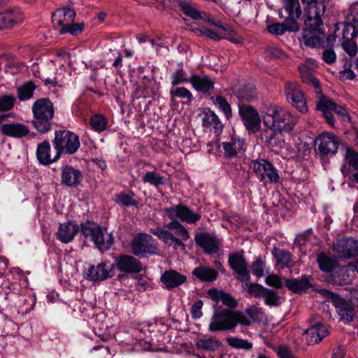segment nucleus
I'll use <instances>...</instances> for the list:
<instances>
[{
    "instance_id": "obj_35",
    "label": "nucleus",
    "mask_w": 358,
    "mask_h": 358,
    "mask_svg": "<svg viewBox=\"0 0 358 358\" xmlns=\"http://www.w3.org/2000/svg\"><path fill=\"white\" fill-rule=\"evenodd\" d=\"M50 149V144L47 141H43L38 145L36 157L41 164L48 165L58 160L55 159V156L53 157H51Z\"/></svg>"
},
{
    "instance_id": "obj_33",
    "label": "nucleus",
    "mask_w": 358,
    "mask_h": 358,
    "mask_svg": "<svg viewBox=\"0 0 358 358\" xmlns=\"http://www.w3.org/2000/svg\"><path fill=\"white\" fill-rule=\"evenodd\" d=\"M268 31L277 36L282 35L285 31H297L299 30V25L297 22H293L285 19L282 23H273L267 27Z\"/></svg>"
},
{
    "instance_id": "obj_49",
    "label": "nucleus",
    "mask_w": 358,
    "mask_h": 358,
    "mask_svg": "<svg viewBox=\"0 0 358 358\" xmlns=\"http://www.w3.org/2000/svg\"><path fill=\"white\" fill-rule=\"evenodd\" d=\"M180 8L183 13L193 19H199L201 17V13L188 1H182L180 2Z\"/></svg>"
},
{
    "instance_id": "obj_64",
    "label": "nucleus",
    "mask_w": 358,
    "mask_h": 358,
    "mask_svg": "<svg viewBox=\"0 0 358 358\" xmlns=\"http://www.w3.org/2000/svg\"><path fill=\"white\" fill-rule=\"evenodd\" d=\"M277 355L280 358H296L291 350L286 346H280L277 350Z\"/></svg>"
},
{
    "instance_id": "obj_9",
    "label": "nucleus",
    "mask_w": 358,
    "mask_h": 358,
    "mask_svg": "<svg viewBox=\"0 0 358 358\" xmlns=\"http://www.w3.org/2000/svg\"><path fill=\"white\" fill-rule=\"evenodd\" d=\"M284 93L287 101L300 113L308 111V106L304 93L299 85L294 81H287L285 84Z\"/></svg>"
},
{
    "instance_id": "obj_10",
    "label": "nucleus",
    "mask_w": 358,
    "mask_h": 358,
    "mask_svg": "<svg viewBox=\"0 0 358 358\" xmlns=\"http://www.w3.org/2000/svg\"><path fill=\"white\" fill-rule=\"evenodd\" d=\"M250 167L259 181L276 183L280 176L273 165L264 159L252 161Z\"/></svg>"
},
{
    "instance_id": "obj_29",
    "label": "nucleus",
    "mask_w": 358,
    "mask_h": 358,
    "mask_svg": "<svg viewBox=\"0 0 358 358\" xmlns=\"http://www.w3.org/2000/svg\"><path fill=\"white\" fill-rule=\"evenodd\" d=\"M160 279L162 283L169 289L179 287L187 280L185 275L179 273L175 270L166 271L161 275Z\"/></svg>"
},
{
    "instance_id": "obj_25",
    "label": "nucleus",
    "mask_w": 358,
    "mask_h": 358,
    "mask_svg": "<svg viewBox=\"0 0 358 358\" xmlns=\"http://www.w3.org/2000/svg\"><path fill=\"white\" fill-rule=\"evenodd\" d=\"M190 83L196 91L203 94L210 93L215 85L214 80L209 76L197 73L191 75Z\"/></svg>"
},
{
    "instance_id": "obj_55",
    "label": "nucleus",
    "mask_w": 358,
    "mask_h": 358,
    "mask_svg": "<svg viewBox=\"0 0 358 358\" xmlns=\"http://www.w3.org/2000/svg\"><path fill=\"white\" fill-rule=\"evenodd\" d=\"M85 27V24L83 22L80 23H74L71 22L70 25H67L66 27L59 29V32L61 34H64L66 33H69L73 36L78 35L83 30Z\"/></svg>"
},
{
    "instance_id": "obj_4",
    "label": "nucleus",
    "mask_w": 358,
    "mask_h": 358,
    "mask_svg": "<svg viewBox=\"0 0 358 358\" xmlns=\"http://www.w3.org/2000/svg\"><path fill=\"white\" fill-rule=\"evenodd\" d=\"M97 223L87 220L80 224V232L84 237L92 241L96 247L101 250L106 251L110 248L113 244V237L111 234H106Z\"/></svg>"
},
{
    "instance_id": "obj_27",
    "label": "nucleus",
    "mask_w": 358,
    "mask_h": 358,
    "mask_svg": "<svg viewBox=\"0 0 358 358\" xmlns=\"http://www.w3.org/2000/svg\"><path fill=\"white\" fill-rule=\"evenodd\" d=\"M62 182L68 187H76L83 180L81 171L71 166H65L62 169Z\"/></svg>"
},
{
    "instance_id": "obj_62",
    "label": "nucleus",
    "mask_w": 358,
    "mask_h": 358,
    "mask_svg": "<svg viewBox=\"0 0 358 358\" xmlns=\"http://www.w3.org/2000/svg\"><path fill=\"white\" fill-rule=\"evenodd\" d=\"M222 304L230 308H235L237 305V301L229 294L223 292L221 295V299Z\"/></svg>"
},
{
    "instance_id": "obj_19",
    "label": "nucleus",
    "mask_w": 358,
    "mask_h": 358,
    "mask_svg": "<svg viewBox=\"0 0 358 358\" xmlns=\"http://www.w3.org/2000/svg\"><path fill=\"white\" fill-rule=\"evenodd\" d=\"M114 266L106 262L89 267L86 272V279L93 282L105 280L113 276Z\"/></svg>"
},
{
    "instance_id": "obj_13",
    "label": "nucleus",
    "mask_w": 358,
    "mask_h": 358,
    "mask_svg": "<svg viewBox=\"0 0 358 358\" xmlns=\"http://www.w3.org/2000/svg\"><path fill=\"white\" fill-rule=\"evenodd\" d=\"M238 113L250 133L255 134L259 130L261 119L259 113L254 108L248 105H240Z\"/></svg>"
},
{
    "instance_id": "obj_22",
    "label": "nucleus",
    "mask_w": 358,
    "mask_h": 358,
    "mask_svg": "<svg viewBox=\"0 0 358 358\" xmlns=\"http://www.w3.org/2000/svg\"><path fill=\"white\" fill-rule=\"evenodd\" d=\"M304 8V15L308 17V22L313 19L317 23H321V17L324 15L325 12V6L323 2L318 0H301Z\"/></svg>"
},
{
    "instance_id": "obj_3",
    "label": "nucleus",
    "mask_w": 358,
    "mask_h": 358,
    "mask_svg": "<svg viewBox=\"0 0 358 358\" xmlns=\"http://www.w3.org/2000/svg\"><path fill=\"white\" fill-rule=\"evenodd\" d=\"M34 127L41 134L52 129V120L55 115L53 103L48 98H41L34 101L31 107Z\"/></svg>"
},
{
    "instance_id": "obj_24",
    "label": "nucleus",
    "mask_w": 358,
    "mask_h": 358,
    "mask_svg": "<svg viewBox=\"0 0 358 358\" xmlns=\"http://www.w3.org/2000/svg\"><path fill=\"white\" fill-rule=\"evenodd\" d=\"M79 230H80V225L79 226L75 222L69 221L59 224L56 236L62 243H69L73 240Z\"/></svg>"
},
{
    "instance_id": "obj_14",
    "label": "nucleus",
    "mask_w": 358,
    "mask_h": 358,
    "mask_svg": "<svg viewBox=\"0 0 358 358\" xmlns=\"http://www.w3.org/2000/svg\"><path fill=\"white\" fill-rule=\"evenodd\" d=\"M228 263L230 268L236 274V279L241 282H248L250 280L248 263L243 255L234 252L229 255Z\"/></svg>"
},
{
    "instance_id": "obj_23",
    "label": "nucleus",
    "mask_w": 358,
    "mask_h": 358,
    "mask_svg": "<svg viewBox=\"0 0 358 358\" xmlns=\"http://www.w3.org/2000/svg\"><path fill=\"white\" fill-rule=\"evenodd\" d=\"M76 15L74 9L69 6L58 8L52 14V22L59 29H62L75 21Z\"/></svg>"
},
{
    "instance_id": "obj_15",
    "label": "nucleus",
    "mask_w": 358,
    "mask_h": 358,
    "mask_svg": "<svg viewBox=\"0 0 358 358\" xmlns=\"http://www.w3.org/2000/svg\"><path fill=\"white\" fill-rule=\"evenodd\" d=\"M333 250L341 258L355 257L358 256V241L352 238L338 239L334 243Z\"/></svg>"
},
{
    "instance_id": "obj_54",
    "label": "nucleus",
    "mask_w": 358,
    "mask_h": 358,
    "mask_svg": "<svg viewBox=\"0 0 358 358\" xmlns=\"http://www.w3.org/2000/svg\"><path fill=\"white\" fill-rule=\"evenodd\" d=\"M244 287L247 289V291L250 296L255 298L262 297L266 289V287L257 283H245Z\"/></svg>"
},
{
    "instance_id": "obj_42",
    "label": "nucleus",
    "mask_w": 358,
    "mask_h": 358,
    "mask_svg": "<svg viewBox=\"0 0 358 358\" xmlns=\"http://www.w3.org/2000/svg\"><path fill=\"white\" fill-rule=\"evenodd\" d=\"M203 124L205 127H213L214 128L215 133H220L223 128V125L218 116L212 110H209L204 114V117H203Z\"/></svg>"
},
{
    "instance_id": "obj_16",
    "label": "nucleus",
    "mask_w": 358,
    "mask_h": 358,
    "mask_svg": "<svg viewBox=\"0 0 358 358\" xmlns=\"http://www.w3.org/2000/svg\"><path fill=\"white\" fill-rule=\"evenodd\" d=\"M264 123L267 129H264L262 138L264 140L266 145L272 148H282L285 145L283 131L270 125L269 120L264 119Z\"/></svg>"
},
{
    "instance_id": "obj_46",
    "label": "nucleus",
    "mask_w": 358,
    "mask_h": 358,
    "mask_svg": "<svg viewBox=\"0 0 358 358\" xmlns=\"http://www.w3.org/2000/svg\"><path fill=\"white\" fill-rule=\"evenodd\" d=\"M262 298L264 299V303L269 306H278L281 303L280 297L278 293L275 290L266 287Z\"/></svg>"
},
{
    "instance_id": "obj_44",
    "label": "nucleus",
    "mask_w": 358,
    "mask_h": 358,
    "mask_svg": "<svg viewBox=\"0 0 358 358\" xmlns=\"http://www.w3.org/2000/svg\"><path fill=\"white\" fill-rule=\"evenodd\" d=\"M210 99L223 112L228 120L232 117L231 106L224 97L218 95L215 97L211 96Z\"/></svg>"
},
{
    "instance_id": "obj_53",
    "label": "nucleus",
    "mask_w": 358,
    "mask_h": 358,
    "mask_svg": "<svg viewBox=\"0 0 358 358\" xmlns=\"http://www.w3.org/2000/svg\"><path fill=\"white\" fill-rule=\"evenodd\" d=\"M171 78L172 87H175L181 83H190V78H189L187 77L186 72L182 69L176 71L172 74Z\"/></svg>"
},
{
    "instance_id": "obj_38",
    "label": "nucleus",
    "mask_w": 358,
    "mask_h": 358,
    "mask_svg": "<svg viewBox=\"0 0 358 358\" xmlns=\"http://www.w3.org/2000/svg\"><path fill=\"white\" fill-rule=\"evenodd\" d=\"M317 263L321 271L329 273L336 267L338 262L334 257L322 252L317 256Z\"/></svg>"
},
{
    "instance_id": "obj_47",
    "label": "nucleus",
    "mask_w": 358,
    "mask_h": 358,
    "mask_svg": "<svg viewBox=\"0 0 358 358\" xmlns=\"http://www.w3.org/2000/svg\"><path fill=\"white\" fill-rule=\"evenodd\" d=\"M236 96L240 99L251 101L257 97L256 88L252 85H245L238 90Z\"/></svg>"
},
{
    "instance_id": "obj_26",
    "label": "nucleus",
    "mask_w": 358,
    "mask_h": 358,
    "mask_svg": "<svg viewBox=\"0 0 358 358\" xmlns=\"http://www.w3.org/2000/svg\"><path fill=\"white\" fill-rule=\"evenodd\" d=\"M328 334L327 328L322 323L317 322L304 332V336L307 344L312 345L320 342Z\"/></svg>"
},
{
    "instance_id": "obj_59",
    "label": "nucleus",
    "mask_w": 358,
    "mask_h": 358,
    "mask_svg": "<svg viewBox=\"0 0 358 358\" xmlns=\"http://www.w3.org/2000/svg\"><path fill=\"white\" fill-rule=\"evenodd\" d=\"M345 159L351 166L358 170V152L348 148L345 153Z\"/></svg>"
},
{
    "instance_id": "obj_11",
    "label": "nucleus",
    "mask_w": 358,
    "mask_h": 358,
    "mask_svg": "<svg viewBox=\"0 0 358 358\" xmlns=\"http://www.w3.org/2000/svg\"><path fill=\"white\" fill-rule=\"evenodd\" d=\"M306 28L303 31V38L304 44L311 48H317L321 45L322 38L320 34L323 33L324 24L321 18V25L315 21L310 20L308 22V17L304 20Z\"/></svg>"
},
{
    "instance_id": "obj_32",
    "label": "nucleus",
    "mask_w": 358,
    "mask_h": 358,
    "mask_svg": "<svg viewBox=\"0 0 358 358\" xmlns=\"http://www.w3.org/2000/svg\"><path fill=\"white\" fill-rule=\"evenodd\" d=\"M338 301H335V308L341 317L342 320H345L347 322H350L353 320L355 315L354 307L352 305L343 299H338Z\"/></svg>"
},
{
    "instance_id": "obj_17",
    "label": "nucleus",
    "mask_w": 358,
    "mask_h": 358,
    "mask_svg": "<svg viewBox=\"0 0 358 358\" xmlns=\"http://www.w3.org/2000/svg\"><path fill=\"white\" fill-rule=\"evenodd\" d=\"M223 154L226 159H233L243 154L245 150V140L236 135H232L227 141L222 143Z\"/></svg>"
},
{
    "instance_id": "obj_7",
    "label": "nucleus",
    "mask_w": 358,
    "mask_h": 358,
    "mask_svg": "<svg viewBox=\"0 0 358 358\" xmlns=\"http://www.w3.org/2000/svg\"><path fill=\"white\" fill-rule=\"evenodd\" d=\"M131 248L134 255L141 257L147 254H157L159 251L157 241L152 236L145 233L138 234L133 238Z\"/></svg>"
},
{
    "instance_id": "obj_1",
    "label": "nucleus",
    "mask_w": 358,
    "mask_h": 358,
    "mask_svg": "<svg viewBox=\"0 0 358 358\" xmlns=\"http://www.w3.org/2000/svg\"><path fill=\"white\" fill-rule=\"evenodd\" d=\"M164 212L171 221L164 224L163 228L160 227L151 228L150 233L156 236L165 245L174 249L185 250L186 245L183 241L189 238V234L180 221L194 224L201 220V215L194 213L189 207L181 203L165 208Z\"/></svg>"
},
{
    "instance_id": "obj_56",
    "label": "nucleus",
    "mask_w": 358,
    "mask_h": 358,
    "mask_svg": "<svg viewBox=\"0 0 358 358\" xmlns=\"http://www.w3.org/2000/svg\"><path fill=\"white\" fill-rule=\"evenodd\" d=\"M216 26L219 29H220L223 31H224L225 35L223 36H221L222 38H227L229 41H230L233 43H238L241 41V38H237L234 37L236 35V32L229 25H228V24L224 25V24H216Z\"/></svg>"
},
{
    "instance_id": "obj_60",
    "label": "nucleus",
    "mask_w": 358,
    "mask_h": 358,
    "mask_svg": "<svg viewBox=\"0 0 358 358\" xmlns=\"http://www.w3.org/2000/svg\"><path fill=\"white\" fill-rule=\"evenodd\" d=\"M341 44L345 51L350 56H354L357 52V47L354 41V39L349 41H344L341 42Z\"/></svg>"
},
{
    "instance_id": "obj_45",
    "label": "nucleus",
    "mask_w": 358,
    "mask_h": 358,
    "mask_svg": "<svg viewBox=\"0 0 358 358\" xmlns=\"http://www.w3.org/2000/svg\"><path fill=\"white\" fill-rule=\"evenodd\" d=\"M90 126L95 131L102 132L107 128L108 120L102 115H94L90 118Z\"/></svg>"
},
{
    "instance_id": "obj_36",
    "label": "nucleus",
    "mask_w": 358,
    "mask_h": 358,
    "mask_svg": "<svg viewBox=\"0 0 358 358\" xmlns=\"http://www.w3.org/2000/svg\"><path fill=\"white\" fill-rule=\"evenodd\" d=\"M192 274L201 282H213L217 279L218 275L216 270L206 266L196 267L193 270Z\"/></svg>"
},
{
    "instance_id": "obj_63",
    "label": "nucleus",
    "mask_w": 358,
    "mask_h": 358,
    "mask_svg": "<svg viewBox=\"0 0 358 358\" xmlns=\"http://www.w3.org/2000/svg\"><path fill=\"white\" fill-rule=\"evenodd\" d=\"M203 301L201 300H199L196 302H195L192 308H191V314L192 317L194 319H198L200 318L202 316V307H203Z\"/></svg>"
},
{
    "instance_id": "obj_48",
    "label": "nucleus",
    "mask_w": 358,
    "mask_h": 358,
    "mask_svg": "<svg viewBox=\"0 0 358 358\" xmlns=\"http://www.w3.org/2000/svg\"><path fill=\"white\" fill-rule=\"evenodd\" d=\"M170 94L172 99L174 97L186 99L187 103H191L194 99L192 93L188 89L184 87H179L176 88L172 87L170 91Z\"/></svg>"
},
{
    "instance_id": "obj_30",
    "label": "nucleus",
    "mask_w": 358,
    "mask_h": 358,
    "mask_svg": "<svg viewBox=\"0 0 358 358\" xmlns=\"http://www.w3.org/2000/svg\"><path fill=\"white\" fill-rule=\"evenodd\" d=\"M356 26L351 23L342 22L338 24L335 30V36L340 42L354 39L357 35Z\"/></svg>"
},
{
    "instance_id": "obj_52",
    "label": "nucleus",
    "mask_w": 358,
    "mask_h": 358,
    "mask_svg": "<svg viewBox=\"0 0 358 358\" xmlns=\"http://www.w3.org/2000/svg\"><path fill=\"white\" fill-rule=\"evenodd\" d=\"M16 99L13 95L4 94L0 96V111L6 112L13 108Z\"/></svg>"
},
{
    "instance_id": "obj_28",
    "label": "nucleus",
    "mask_w": 358,
    "mask_h": 358,
    "mask_svg": "<svg viewBox=\"0 0 358 358\" xmlns=\"http://www.w3.org/2000/svg\"><path fill=\"white\" fill-rule=\"evenodd\" d=\"M0 133L7 136L20 138L29 134V129L24 124L12 122L1 124L0 126Z\"/></svg>"
},
{
    "instance_id": "obj_12",
    "label": "nucleus",
    "mask_w": 358,
    "mask_h": 358,
    "mask_svg": "<svg viewBox=\"0 0 358 358\" xmlns=\"http://www.w3.org/2000/svg\"><path fill=\"white\" fill-rule=\"evenodd\" d=\"M315 143L322 156H332L337 152L340 141L336 135L327 132L319 135Z\"/></svg>"
},
{
    "instance_id": "obj_37",
    "label": "nucleus",
    "mask_w": 358,
    "mask_h": 358,
    "mask_svg": "<svg viewBox=\"0 0 358 358\" xmlns=\"http://www.w3.org/2000/svg\"><path fill=\"white\" fill-rule=\"evenodd\" d=\"M285 286L294 293H301L310 287L311 284L309 278L303 276L301 279H285Z\"/></svg>"
},
{
    "instance_id": "obj_5",
    "label": "nucleus",
    "mask_w": 358,
    "mask_h": 358,
    "mask_svg": "<svg viewBox=\"0 0 358 358\" xmlns=\"http://www.w3.org/2000/svg\"><path fill=\"white\" fill-rule=\"evenodd\" d=\"M52 144L57 151L55 159H59L62 154H74L80 145L79 136L65 129L55 131Z\"/></svg>"
},
{
    "instance_id": "obj_58",
    "label": "nucleus",
    "mask_w": 358,
    "mask_h": 358,
    "mask_svg": "<svg viewBox=\"0 0 358 358\" xmlns=\"http://www.w3.org/2000/svg\"><path fill=\"white\" fill-rule=\"evenodd\" d=\"M153 83L151 80H148L143 83L142 91L141 94H136V98L138 99L140 97H150L154 96L156 94L155 90L152 87Z\"/></svg>"
},
{
    "instance_id": "obj_8",
    "label": "nucleus",
    "mask_w": 358,
    "mask_h": 358,
    "mask_svg": "<svg viewBox=\"0 0 358 358\" xmlns=\"http://www.w3.org/2000/svg\"><path fill=\"white\" fill-rule=\"evenodd\" d=\"M317 109L322 113L327 122L331 126H334L335 123L332 111L339 115L343 120H350L347 110L344 107L336 104L323 95L320 96L317 103Z\"/></svg>"
},
{
    "instance_id": "obj_51",
    "label": "nucleus",
    "mask_w": 358,
    "mask_h": 358,
    "mask_svg": "<svg viewBox=\"0 0 358 358\" xmlns=\"http://www.w3.org/2000/svg\"><path fill=\"white\" fill-rule=\"evenodd\" d=\"M115 201L124 206H134L138 204V202L134 199L133 194L124 192L115 195Z\"/></svg>"
},
{
    "instance_id": "obj_34",
    "label": "nucleus",
    "mask_w": 358,
    "mask_h": 358,
    "mask_svg": "<svg viewBox=\"0 0 358 358\" xmlns=\"http://www.w3.org/2000/svg\"><path fill=\"white\" fill-rule=\"evenodd\" d=\"M283 8L287 16L286 20L297 22L301 17L302 11L299 0H282Z\"/></svg>"
},
{
    "instance_id": "obj_57",
    "label": "nucleus",
    "mask_w": 358,
    "mask_h": 358,
    "mask_svg": "<svg viewBox=\"0 0 358 358\" xmlns=\"http://www.w3.org/2000/svg\"><path fill=\"white\" fill-rule=\"evenodd\" d=\"M265 263L261 257H257L255 262L251 264V271L253 275L257 278H261L264 275V270Z\"/></svg>"
},
{
    "instance_id": "obj_18",
    "label": "nucleus",
    "mask_w": 358,
    "mask_h": 358,
    "mask_svg": "<svg viewBox=\"0 0 358 358\" xmlns=\"http://www.w3.org/2000/svg\"><path fill=\"white\" fill-rule=\"evenodd\" d=\"M118 271L125 273H138L142 269V264L136 257L129 255H121L115 259V263L112 264Z\"/></svg>"
},
{
    "instance_id": "obj_61",
    "label": "nucleus",
    "mask_w": 358,
    "mask_h": 358,
    "mask_svg": "<svg viewBox=\"0 0 358 358\" xmlns=\"http://www.w3.org/2000/svg\"><path fill=\"white\" fill-rule=\"evenodd\" d=\"M266 283L271 287L282 289L283 284L281 278L277 275H269L265 279Z\"/></svg>"
},
{
    "instance_id": "obj_50",
    "label": "nucleus",
    "mask_w": 358,
    "mask_h": 358,
    "mask_svg": "<svg viewBox=\"0 0 358 358\" xmlns=\"http://www.w3.org/2000/svg\"><path fill=\"white\" fill-rule=\"evenodd\" d=\"M227 343L229 346L236 349H244L248 350L252 348V343L238 337L227 338Z\"/></svg>"
},
{
    "instance_id": "obj_40",
    "label": "nucleus",
    "mask_w": 358,
    "mask_h": 358,
    "mask_svg": "<svg viewBox=\"0 0 358 358\" xmlns=\"http://www.w3.org/2000/svg\"><path fill=\"white\" fill-rule=\"evenodd\" d=\"M272 255L275 259L277 264L280 266L281 268H286L290 266L292 255L289 251L274 248L272 250Z\"/></svg>"
},
{
    "instance_id": "obj_39",
    "label": "nucleus",
    "mask_w": 358,
    "mask_h": 358,
    "mask_svg": "<svg viewBox=\"0 0 358 358\" xmlns=\"http://www.w3.org/2000/svg\"><path fill=\"white\" fill-rule=\"evenodd\" d=\"M195 345L198 350L214 352L222 345V343L215 337L203 336L199 339Z\"/></svg>"
},
{
    "instance_id": "obj_31",
    "label": "nucleus",
    "mask_w": 358,
    "mask_h": 358,
    "mask_svg": "<svg viewBox=\"0 0 358 358\" xmlns=\"http://www.w3.org/2000/svg\"><path fill=\"white\" fill-rule=\"evenodd\" d=\"M301 79L304 83L312 85L317 94L322 95V89L319 80L315 77L313 70L308 66L303 64L299 66Z\"/></svg>"
},
{
    "instance_id": "obj_20",
    "label": "nucleus",
    "mask_w": 358,
    "mask_h": 358,
    "mask_svg": "<svg viewBox=\"0 0 358 358\" xmlns=\"http://www.w3.org/2000/svg\"><path fill=\"white\" fill-rule=\"evenodd\" d=\"M24 15L20 8L10 7L0 12V29L12 27L23 22Z\"/></svg>"
},
{
    "instance_id": "obj_41",
    "label": "nucleus",
    "mask_w": 358,
    "mask_h": 358,
    "mask_svg": "<svg viewBox=\"0 0 358 358\" xmlns=\"http://www.w3.org/2000/svg\"><path fill=\"white\" fill-rule=\"evenodd\" d=\"M36 85L32 81H27L17 88V96L21 101H27L34 96Z\"/></svg>"
},
{
    "instance_id": "obj_43",
    "label": "nucleus",
    "mask_w": 358,
    "mask_h": 358,
    "mask_svg": "<svg viewBox=\"0 0 358 358\" xmlns=\"http://www.w3.org/2000/svg\"><path fill=\"white\" fill-rule=\"evenodd\" d=\"M166 180L164 176L155 171L146 172L142 178V181L144 183H149L156 187L164 185Z\"/></svg>"
},
{
    "instance_id": "obj_21",
    "label": "nucleus",
    "mask_w": 358,
    "mask_h": 358,
    "mask_svg": "<svg viewBox=\"0 0 358 358\" xmlns=\"http://www.w3.org/2000/svg\"><path fill=\"white\" fill-rule=\"evenodd\" d=\"M194 241L197 245L203 248L206 253L212 255L217 253L220 250V243L217 239L207 232L196 233Z\"/></svg>"
},
{
    "instance_id": "obj_2",
    "label": "nucleus",
    "mask_w": 358,
    "mask_h": 358,
    "mask_svg": "<svg viewBox=\"0 0 358 358\" xmlns=\"http://www.w3.org/2000/svg\"><path fill=\"white\" fill-rule=\"evenodd\" d=\"M265 314L262 308L251 306L243 311L223 309L215 310L208 327L210 331H233L240 324L249 327L255 322H260Z\"/></svg>"
},
{
    "instance_id": "obj_6",
    "label": "nucleus",
    "mask_w": 358,
    "mask_h": 358,
    "mask_svg": "<svg viewBox=\"0 0 358 358\" xmlns=\"http://www.w3.org/2000/svg\"><path fill=\"white\" fill-rule=\"evenodd\" d=\"M269 120L270 125L284 132L292 131L296 123V118L285 108L274 106L271 107L264 120Z\"/></svg>"
}]
</instances>
